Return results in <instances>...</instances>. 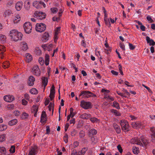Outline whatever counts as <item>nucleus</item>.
Segmentation results:
<instances>
[{
	"mask_svg": "<svg viewBox=\"0 0 155 155\" xmlns=\"http://www.w3.org/2000/svg\"><path fill=\"white\" fill-rule=\"evenodd\" d=\"M10 36L11 38L15 41L21 40L22 38L23 35L21 32H18L15 29L11 30L10 32Z\"/></svg>",
	"mask_w": 155,
	"mask_h": 155,
	"instance_id": "1",
	"label": "nucleus"
},
{
	"mask_svg": "<svg viewBox=\"0 0 155 155\" xmlns=\"http://www.w3.org/2000/svg\"><path fill=\"white\" fill-rule=\"evenodd\" d=\"M120 123L123 130L125 132H128L130 130L129 126L127 120H121L120 121Z\"/></svg>",
	"mask_w": 155,
	"mask_h": 155,
	"instance_id": "2",
	"label": "nucleus"
},
{
	"mask_svg": "<svg viewBox=\"0 0 155 155\" xmlns=\"http://www.w3.org/2000/svg\"><path fill=\"white\" fill-rule=\"evenodd\" d=\"M80 106L85 109L87 110L92 108V105L90 102H86L83 100L81 102Z\"/></svg>",
	"mask_w": 155,
	"mask_h": 155,
	"instance_id": "3",
	"label": "nucleus"
},
{
	"mask_svg": "<svg viewBox=\"0 0 155 155\" xmlns=\"http://www.w3.org/2000/svg\"><path fill=\"white\" fill-rule=\"evenodd\" d=\"M46 27V25L44 23H37L35 26V30L37 31L42 32L45 30Z\"/></svg>",
	"mask_w": 155,
	"mask_h": 155,
	"instance_id": "4",
	"label": "nucleus"
},
{
	"mask_svg": "<svg viewBox=\"0 0 155 155\" xmlns=\"http://www.w3.org/2000/svg\"><path fill=\"white\" fill-rule=\"evenodd\" d=\"M25 32L28 34H29L31 31L32 26L30 22H27L24 23L23 25Z\"/></svg>",
	"mask_w": 155,
	"mask_h": 155,
	"instance_id": "5",
	"label": "nucleus"
},
{
	"mask_svg": "<svg viewBox=\"0 0 155 155\" xmlns=\"http://www.w3.org/2000/svg\"><path fill=\"white\" fill-rule=\"evenodd\" d=\"M31 72L37 76H40L41 74L40 71L38 66L37 65H35L32 68Z\"/></svg>",
	"mask_w": 155,
	"mask_h": 155,
	"instance_id": "6",
	"label": "nucleus"
},
{
	"mask_svg": "<svg viewBox=\"0 0 155 155\" xmlns=\"http://www.w3.org/2000/svg\"><path fill=\"white\" fill-rule=\"evenodd\" d=\"M37 149L38 147L37 146L35 145L34 147H31L28 155H36L38 152Z\"/></svg>",
	"mask_w": 155,
	"mask_h": 155,
	"instance_id": "7",
	"label": "nucleus"
},
{
	"mask_svg": "<svg viewBox=\"0 0 155 155\" xmlns=\"http://www.w3.org/2000/svg\"><path fill=\"white\" fill-rule=\"evenodd\" d=\"M89 93H91V92L89 91H81V93L79 96H82L83 97L88 98L90 97Z\"/></svg>",
	"mask_w": 155,
	"mask_h": 155,
	"instance_id": "8",
	"label": "nucleus"
},
{
	"mask_svg": "<svg viewBox=\"0 0 155 155\" xmlns=\"http://www.w3.org/2000/svg\"><path fill=\"white\" fill-rule=\"evenodd\" d=\"M4 100L5 101L10 102L15 100V97L12 95H5L4 97Z\"/></svg>",
	"mask_w": 155,
	"mask_h": 155,
	"instance_id": "9",
	"label": "nucleus"
},
{
	"mask_svg": "<svg viewBox=\"0 0 155 155\" xmlns=\"http://www.w3.org/2000/svg\"><path fill=\"white\" fill-rule=\"evenodd\" d=\"M47 115L46 112L43 111L41 115L40 122L42 123L46 122L47 120Z\"/></svg>",
	"mask_w": 155,
	"mask_h": 155,
	"instance_id": "10",
	"label": "nucleus"
},
{
	"mask_svg": "<svg viewBox=\"0 0 155 155\" xmlns=\"http://www.w3.org/2000/svg\"><path fill=\"white\" fill-rule=\"evenodd\" d=\"M49 35L48 32H45L43 35L41 39L42 41L44 42H46L49 39Z\"/></svg>",
	"mask_w": 155,
	"mask_h": 155,
	"instance_id": "11",
	"label": "nucleus"
},
{
	"mask_svg": "<svg viewBox=\"0 0 155 155\" xmlns=\"http://www.w3.org/2000/svg\"><path fill=\"white\" fill-rule=\"evenodd\" d=\"M35 78L32 76H31L28 79V84L29 86H32L34 84Z\"/></svg>",
	"mask_w": 155,
	"mask_h": 155,
	"instance_id": "12",
	"label": "nucleus"
},
{
	"mask_svg": "<svg viewBox=\"0 0 155 155\" xmlns=\"http://www.w3.org/2000/svg\"><path fill=\"white\" fill-rule=\"evenodd\" d=\"M146 39L147 43H149L150 46H154L155 45V42L152 39H150L149 37L147 36Z\"/></svg>",
	"mask_w": 155,
	"mask_h": 155,
	"instance_id": "13",
	"label": "nucleus"
},
{
	"mask_svg": "<svg viewBox=\"0 0 155 155\" xmlns=\"http://www.w3.org/2000/svg\"><path fill=\"white\" fill-rule=\"evenodd\" d=\"M42 79V85L45 87L47 84L48 82V79L47 78L45 77H43L41 78Z\"/></svg>",
	"mask_w": 155,
	"mask_h": 155,
	"instance_id": "14",
	"label": "nucleus"
},
{
	"mask_svg": "<svg viewBox=\"0 0 155 155\" xmlns=\"http://www.w3.org/2000/svg\"><path fill=\"white\" fill-rule=\"evenodd\" d=\"M26 61L28 63L31 62L32 60V57L31 54L29 53L26 54Z\"/></svg>",
	"mask_w": 155,
	"mask_h": 155,
	"instance_id": "15",
	"label": "nucleus"
},
{
	"mask_svg": "<svg viewBox=\"0 0 155 155\" xmlns=\"http://www.w3.org/2000/svg\"><path fill=\"white\" fill-rule=\"evenodd\" d=\"M88 133L89 136L91 137L92 136L96 135L97 133V131L96 130L93 128L89 131Z\"/></svg>",
	"mask_w": 155,
	"mask_h": 155,
	"instance_id": "16",
	"label": "nucleus"
},
{
	"mask_svg": "<svg viewBox=\"0 0 155 155\" xmlns=\"http://www.w3.org/2000/svg\"><path fill=\"white\" fill-rule=\"evenodd\" d=\"M113 125L114 129L116 130L117 133L120 134L121 132V130L120 127L115 123L113 124Z\"/></svg>",
	"mask_w": 155,
	"mask_h": 155,
	"instance_id": "17",
	"label": "nucleus"
},
{
	"mask_svg": "<svg viewBox=\"0 0 155 155\" xmlns=\"http://www.w3.org/2000/svg\"><path fill=\"white\" fill-rule=\"evenodd\" d=\"M23 2H17L15 6V8L16 10L18 11H20L21 8L22 6Z\"/></svg>",
	"mask_w": 155,
	"mask_h": 155,
	"instance_id": "18",
	"label": "nucleus"
},
{
	"mask_svg": "<svg viewBox=\"0 0 155 155\" xmlns=\"http://www.w3.org/2000/svg\"><path fill=\"white\" fill-rule=\"evenodd\" d=\"M137 139V138H134V139H132L131 140V143L133 144H137L140 146L143 145L142 143L141 142V141L140 140H138V139H137V140H135L134 142H133V140H134Z\"/></svg>",
	"mask_w": 155,
	"mask_h": 155,
	"instance_id": "19",
	"label": "nucleus"
},
{
	"mask_svg": "<svg viewBox=\"0 0 155 155\" xmlns=\"http://www.w3.org/2000/svg\"><path fill=\"white\" fill-rule=\"evenodd\" d=\"M33 5L34 6L37 8H41V5L40 1H35L33 2Z\"/></svg>",
	"mask_w": 155,
	"mask_h": 155,
	"instance_id": "20",
	"label": "nucleus"
},
{
	"mask_svg": "<svg viewBox=\"0 0 155 155\" xmlns=\"http://www.w3.org/2000/svg\"><path fill=\"white\" fill-rule=\"evenodd\" d=\"M90 114H87L86 113H84L81 114L80 117L81 118L84 119H87L89 117H90Z\"/></svg>",
	"mask_w": 155,
	"mask_h": 155,
	"instance_id": "21",
	"label": "nucleus"
},
{
	"mask_svg": "<svg viewBox=\"0 0 155 155\" xmlns=\"http://www.w3.org/2000/svg\"><path fill=\"white\" fill-rule=\"evenodd\" d=\"M45 64L46 66L49 64L50 59L49 55L48 54H46L45 56Z\"/></svg>",
	"mask_w": 155,
	"mask_h": 155,
	"instance_id": "22",
	"label": "nucleus"
},
{
	"mask_svg": "<svg viewBox=\"0 0 155 155\" xmlns=\"http://www.w3.org/2000/svg\"><path fill=\"white\" fill-rule=\"evenodd\" d=\"M18 122V120L16 119H14L11 120L8 122V124L10 126H13L16 124Z\"/></svg>",
	"mask_w": 155,
	"mask_h": 155,
	"instance_id": "23",
	"label": "nucleus"
},
{
	"mask_svg": "<svg viewBox=\"0 0 155 155\" xmlns=\"http://www.w3.org/2000/svg\"><path fill=\"white\" fill-rule=\"evenodd\" d=\"M25 7L27 10H28L30 8V2L28 0H26L25 2Z\"/></svg>",
	"mask_w": 155,
	"mask_h": 155,
	"instance_id": "24",
	"label": "nucleus"
},
{
	"mask_svg": "<svg viewBox=\"0 0 155 155\" xmlns=\"http://www.w3.org/2000/svg\"><path fill=\"white\" fill-rule=\"evenodd\" d=\"M29 115L25 112H24L21 116V118L22 119H25L28 118Z\"/></svg>",
	"mask_w": 155,
	"mask_h": 155,
	"instance_id": "25",
	"label": "nucleus"
},
{
	"mask_svg": "<svg viewBox=\"0 0 155 155\" xmlns=\"http://www.w3.org/2000/svg\"><path fill=\"white\" fill-rule=\"evenodd\" d=\"M104 20L105 24L107 25H108V27H110L111 26V24L109 21V18H107V17H104Z\"/></svg>",
	"mask_w": 155,
	"mask_h": 155,
	"instance_id": "26",
	"label": "nucleus"
},
{
	"mask_svg": "<svg viewBox=\"0 0 155 155\" xmlns=\"http://www.w3.org/2000/svg\"><path fill=\"white\" fill-rule=\"evenodd\" d=\"M6 150L5 147H0V153L2 154H3L4 155H6Z\"/></svg>",
	"mask_w": 155,
	"mask_h": 155,
	"instance_id": "27",
	"label": "nucleus"
},
{
	"mask_svg": "<svg viewBox=\"0 0 155 155\" xmlns=\"http://www.w3.org/2000/svg\"><path fill=\"white\" fill-rule=\"evenodd\" d=\"M113 106L115 107L117 109H120L119 104L117 101H114L113 103Z\"/></svg>",
	"mask_w": 155,
	"mask_h": 155,
	"instance_id": "28",
	"label": "nucleus"
},
{
	"mask_svg": "<svg viewBox=\"0 0 155 155\" xmlns=\"http://www.w3.org/2000/svg\"><path fill=\"white\" fill-rule=\"evenodd\" d=\"M30 92L32 94H36L38 93V91L35 88H32L30 90Z\"/></svg>",
	"mask_w": 155,
	"mask_h": 155,
	"instance_id": "29",
	"label": "nucleus"
},
{
	"mask_svg": "<svg viewBox=\"0 0 155 155\" xmlns=\"http://www.w3.org/2000/svg\"><path fill=\"white\" fill-rule=\"evenodd\" d=\"M55 88H51L50 89V92L49 96H54V95L55 94V90L54 89Z\"/></svg>",
	"mask_w": 155,
	"mask_h": 155,
	"instance_id": "30",
	"label": "nucleus"
},
{
	"mask_svg": "<svg viewBox=\"0 0 155 155\" xmlns=\"http://www.w3.org/2000/svg\"><path fill=\"white\" fill-rule=\"evenodd\" d=\"M90 120L91 122L93 123H94L95 122H99L100 121L99 119H97V118L94 117L91 118H90Z\"/></svg>",
	"mask_w": 155,
	"mask_h": 155,
	"instance_id": "31",
	"label": "nucleus"
},
{
	"mask_svg": "<svg viewBox=\"0 0 155 155\" xmlns=\"http://www.w3.org/2000/svg\"><path fill=\"white\" fill-rule=\"evenodd\" d=\"M35 17H36L38 19H39L40 20H42L44 19H45L46 18V14H45L43 15V17L42 15H35L34 16Z\"/></svg>",
	"mask_w": 155,
	"mask_h": 155,
	"instance_id": "32",
	"label": "nucleus"
},
{
	"mask_svg": "<svg viewBox=\"0 0 155 155\" xmlns=\"http://www.w3.org/2000/svg\"><path fill=\"white\" fill-rule=\"evenodd\" d=\"M111 111L112 113L114 114L116 116H120L121 115L120 114L117 110L112 109L111 110Z\"/></svg>",
	"mask_w": 155,
	"mask_h": 155,
	"instance_id": "33",
	"label": "nucleus"
},
{
	"mask_svg": "<svg viewBox=\"0 0 155 155\" xmlns=\"http://www.w3.org/2000/svg\"><path fill=\"white\" fill-rule=\"evenodd\" d=\"M38 107H37L36 105H34L33 106L31 109V112L32 113H33L34 112H35V111H36L37 110L38 111Z\"/></svg>",
	"mask_w": 155,
	"mask_h": 155,
	"instance_id": "34",
	"label": "nucleus"
},
{
	"mask_svg": "<svg viewBox=\"0 0 155 155\" xmlns=\"http://www.w3.org/2000/svg\"><path fill=\"white\" fill-rule=\"evenodd\" d=\"M6 37L2 34H0V41L2 42H4L5 41Z\"/></svg>",
	"mask_w": 155,
	"mask_h": 155,
	"instance_id": "35",
	"label": "nucleus"
},
{
	"mask_svg": "<svg viewBox=\"0 0 155 155\" xmlns=\"http://www.w3.org/2000/svg\"><path fill=\"white\" fill-rule=\"evenodd\" d=\"M7 128V126L5 124L0 125V131H2L6 130Z\"/></svg>",
	"mask_w": 155,
	"mask_h": 155,
	"instance_id": "36",
	"label": "nucleus"
},
{
	"mask_svg": "<svg viewBox=\"0 0 155 155\" xmlns=\"http://www.w3.org/2000/svg\"><path fill=\"white\" fill-rule=\"evenodd\" d=\"M5 140V134H2L0 135V142H2Z\"/></svg>",
	"mask_w": 155,
	"mask_h": 155,
	"instance_id": "37",
	"label": "nucleus"
},
{
	"mask_svg": "<svg viewBox=\"0 0 155 155\" xmlns=\"http://www.w3.org/2000/svg\"><path fill=\"white\" fill-rule=\"evenodd\" d=\"M45 13H44L42 12H38V11H35L34 13V14L35 15H45Z\"/></svg>",
	"mask_w": 155,
	"mask_h": 155,
	"instance_id": "38",
	"label": "nucleus"
},
{
	"mask_svg": "<svg viewBox=\"0 0 155 155\" xmlns=\"http://www.w3.org/2000/svg\"><path fill=\"white\" fill-rule=\"evenodd\" d=\"M9 151L12 153H13L15 152V147L14 145L12 146L9 150Z\"/></svg>",
	"mask_w": 155,
	"mask_h": 155,
	"instance_id": "39",
	"label": "nucleus"
},
{
	"mask_svg": "<svg viewBox=\"0 0 155 155\" xmlns=\"http://www.w3.org/2000/svg\"><path fill=\"white\" fill-rule=\"evenodd\" d=\"M38 61L41 65H42L44 64V61L42 57H40L39 58Z\"/></svg>",
	"mask_w": 155,
	"mask_h": 155,
	"instance_id": "40",
	"label": "nucleus"
},
{
	"mask_svg": "<svg viewBox=\"0 0 155 155\" xmlns=\"http://www.w3.org/2000/svg\"><path fill=\"white\" fill-rule=\"evenodd\" d=\"M51 12L53 13H56L58 11V9L56 8H52L50 9Z\"/></svg>",
	"mask_w": 155,
	"mask_h": 155,
	"instance_id": "41",
	"label": "nucleus"
},
{
	"mask_svg": "<svg viewBox=\"0 0 155 155\" xmlns=\"http://www.w3.org/2000/svg\"><path fill=\"white\" fill-rule=\"evenodd\" d=\"M64 141L65 143H67L68 141V137L67 134H65L64 137Z\"/></svg>",
	"mask_w": 155,
	"mask_h": 155,
	"instance_id": "42",
	"label": "nucleus"
},
{
	"mask_svg": "<svg viewBox=\"0 0 155 155\" xmlns=\"http://www.w3.org/2000/svg\"><path fill=\"white\" fill-rule=\"evenodd\" d=\"M141 141L143 143L144 145L145 146H146L147 145V144L148 143V140L147 139H141Z\"/></svg>",
	"mask_w": 155,
	"mask_h": 155,
	"instance_id": "43",
	"label": "nucleus"
},
{
	"mask_svg": "<svg viewBox=\"0 0 155 155\" xmlns=\"http://www.w3.org/2000/svg\"><path fill=\"white\" fill-rule=\"evenodd\" d=\"M85 136V132L82 130L80 131L79 133V136L80 137H83Z\"/></svg>",
	"mask_w": 155,
	"mask_h": 155,
	"instance_id": "44",
	"label": "nucleus"
},
{
	"mask_svg": "<svg viewBox=\"0 0 155 155\" xmlns=\"http://www.w3.org/2000/svg\"><path fill=\"white\" fill-rule=\"evenodd\" d=\"M117 148L120 153H122L123 150L120 145L119 144L117 147Z\"/></svg>",
	"mask_w": 155,
	"mask_h": 155,
	"instance_id": "45",
	"label": "nucleus"
},
{
	"mask_svg": "<svg viewBox=\"0 0 155 155\" xmlns=\"http://www.w3.org/2000/svg\"><path fill=\"white\" fill-rule=\"evenodd\" d=\"M119 68L121 74L123 75H124V74L122 71V67L120 64H119Z\"/></svg>",
	"mask_w": 155,
	"mask_h": 155,
	"instance_id": "46",
	"label": "nucleus"
},
{
	"mask_svg": "<svg viewBox=\"0 0 155 155\" xmlns=\"http://www.w3.org/2000/svg\"><path fill=\"white\" fill-rule=\"evenodd\" d=\"M28 48V47L26 43L24 45V46L21 47V49L23 51H26Z\"/></svg>",
	"mask_w": 155,
	"mask_h": 155,
	"instance_id": "47",
	"label": "nucleus"
},
{
	"mask_svg": "<svg viewBox=\"0 0 155 155\" xmlns=\"http://www.w3.org/2000/svg\"><path fill=\"white\" fill-rule=\"evenodd\" d=\"M119 46L120 48L123 51L125 50V45L124 44H123V43H121V42L120 43Z\"/></svg>",
	"mask_w": 155,
	"mask_h": 155,
	"instance_id": "48",
	"label": "nucleus"
},
{
	"mask_svg": "<svg viewBox=\"0 0 155 155\" xmlns=\"http://www.w3.org/2000/svg\"><path fill=\"white\" fill-rule=\"evenodd\" d=\"M87 150V147H84L82 148V150L80 151L82 153L83 155H84L86 153V151Z\"/></svg>",
	"mask_w": 155,
	"mask_h": 155,
	"instance_id": "49",
	"label": "nucleus"
},
{
	"mask_svg": "<svg viewBox=\"0 0 155 155\" xmlns=\"http://www.w3.org/2000/svg\"><path fill=\"white\" fill-rule=\"evenodd\" d=\"M101 92L104 93V95H106V94L109 93L110 92V91L108 90H106L104 89H102L101 91Z\"/></svg>",
	"mask_w": 155,
	"mask_h": 155,
	"instance_id": "50",
	"label": "nucleus"
},
{
	"mask_svg": "<svg viewBox=\"0 0 155 155\" xmlns=\"http://www.w3.org/2000/svg\"><path fill=\"white\" fill-rule=\"evenodd\" d=\"M129 48L130 50H133L135 48V46L133 45L132 44L129 43Z\"/></svg>",
	"mask_w": 155,
	"mask_h": 155,
	"instance_id": "51",
	"label": "nucleus"
},
{
	"mask_svg": "<svg viewBox=\"0 0 155 155\" xmlns=\"http://www.w3.org/2000/svg\"><path fill=\"white\" fill-rule=\"evenodd\" d=\"M77 133V131L75 130H74L71 133V135L72 136H74Z\"/></svg>",
	"mask_w": 155,
	"mask_h": 155,
	"instance_id": "52",
	"label": "nucleus"
},
{
	"mask_svg": "<svg viewBox=\"0 0 155 155\" xmlns=\"http://www.w3.org/2000/svg\"><path fill=\"white\" fill-rule=\"evenodd\" d=\"M11 14V11L8 10H6L5 12V16H8Z\"/></svg>",
	"mask_w": 155,
	"mask_h": 155,
	"instance_id": "53",
	"label": "nucleus"
},
{
	"mask_svg": "<svg viewBox=\"0 0 155 155\" xmlns=\"http://www.w3.org/2000/svg\"><path fill=\"white\" fill-rule=\"evenodd\" d=\"M147 19L148 21H150V23L154 22V21L152 19L151 17L149 16H148L147 17Z\"/></svg>",
	"mask_w": 155,
	"mask_h": 155,
	"instance_id": "54",
	"label": "nucleus"
},
{
	"mask_svg": "<svg viewBox=\"0 0 155 155\" xmlns=\"http://www.w3.org/2000/svg\"><path fill=\"white\" fill-rule=\"evenodd\" d=\"M46 134H49V133L50 131V127L49 126H47L46 127Z\"/></svg>",
	"mask_w": 155,
	"mask_h": 155,
	"instance_id": "55",
	"label": "nucleus"
},
{
	"mask_svg": "<svg viewBox=\"0 0 155 155\" xmlns=\"http://www.w3.org/2000/svg\"><path fill=\"white\" fill-rule=\"evenodd\" d=\"M36 53L37 54H38L39 55H40L41 54V50L38 49V48H37L36 49Z\"/></svg>",
	"mask_w": 155,
	"mask_h": 155,
	"instance_id": "56",
	"label": "nucleus"
},
{
	"mask_svg": "<svg viewBox=\"0 0 155 155\" xmlns=\"http://www.w3.org/2000/svg\"><path fill=\"white\" fill-rule=\"evenodd\" d=\"M53 46V44H49L48 46H47V47L48 48V51H50L52 50L51 49V48Z\"/></svg>",
	"mask_w": 155,
	"mask_h": 155,
	"instance_id": "57",
	"label": "nucleus"
},
{
	"mask_svg": "<svg viewBox=\"0 0 155 155\" xmlns=\"http://www.w3.org/2000/svg\"><path fill=\"white\" fill-rule=\"evenodd\" d=\"M50 102L49 99L48 98H46L45 102V106H46L48 105V104Z\"/></svg>",
	"mask_w": 155,
	"mask_h": 155,
	"instance_id": "58",
	"label": "nucleus"
},
{
	"mask_svg": "<svg viewBox=\"0 0 155 155\" xmlns=\"http://www.w3.org/2000/svg\"><path fill=\"white\" fill-rule=\"evenodd\" d=\"M21 103L23 105H27L28 102L25 99H23L21 101Z\"/></svg>",
	"mask_w": 155,
	"mask_h": 155,
	"instance_id": "59",
	"label": "nucleus"
},
{
	"mask_svg": "<svg viewBox=\"0 0 155 155\" xmlns=\"http://www.w3.org/2000/svg\"><path fill=\"white\" fill-rule=\"evenodd\" d=\"M74 148L77 147L79 145V143L78 142L76 141L74 142Z\"/></svg>",
	"mask_w": 155,
	"mask_h": 155,
	"instance_id": "60",
	"label": "nucleus"
},
{
	"mask_svg": "<svg viewBox=\"0 0 155 155\" xmlns=\"http://www.w3.org/2000/svg\"><path fill=\"white\" fill-rule=\"evenodd\" d=\"M77 153L78 152L76 150L74 149L72 152L71 155H77Z\"/></svg>",
	"mask_w": 155,
	"mask_h": 155,
	"instance_id": "61",
	"label": "nucleus"
},
{
	"mask_svg": "<svg viewBox=\"0 0 155 155\" xmlns=\"http://www.w3.org/2000/svg\"><path fill=\"white\" fill-rule=\"evenodd\" d=\"M60 28H61V27H57V28H56V30L55 31L54 33L56 34V33L58 34V33H59L58 31H60Z\"/></svg>",
	"mask_w": 155,
	"mask_h": 155,
	"instance_id": "62",
	"label": "nucleus"
},
{
	"mask_svg": "<svg viewBox=\"0 0 155 155\" xmlns=\"http://www.w3.org/2000/svg\"><path fill=\"white\" fill-rule=\"evenodd\" d=\"M111 72L113 74L115 75H118V72L115 71L114 70H111Z\"/></svg>",
	"mask_w": 155,
	"mask_h": 155,
	"instance_id": "63",
	"label": "nucleus"
},
{
	"mask_svg": "<svg viewBox=\"0 0 155 155\" xmlns=\"http://www.w3.org/2000/svg\"><path fill=\"white\" fill-rule=\"evenodd\" d=\"M150 130L153 134H155V128L154 127H151Z\"/></svg>",
	"mask_w": 155,
	"mask_h": 155,
	"instance_id": "64",
	"label": "nucleus"
}]
</instances>
